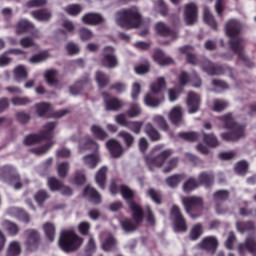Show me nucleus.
Here are the masks:
<instances>
[{
	"instance_id": "6",
	"label": "nucleus",
	"mask_w": 256,
	"mask_h": 256,
	"mask_svg": "<svg viewBox=\"0 0 256 256\" xmlns=\"http://www.w3.org/2000/svg\"><path fill=\"white\" fill-rule=\"evenodd\" d=\"M55 127L56 125L53 122L45 124L39 135L32 134L24 139L25 145H35V143H39L40 141H43V139H51Z\"/></svg>"
},
{
	"instance_id": "54",
	"label": "nucleus",
	"mask_w": 256,
	"mask_h": 256,
	"mask_svg": "<svg viewBox=\"0 0 256 256\" xmlns=\"http://www.w3.org/2000/svg\"><path fill=\"white\" fill-rule=\"evenodd\" d=\"M21 253V245L19 242H12L9 245L7 256H17Z\"/></svg>"
},
{
	"instance_id": "26",
	"label": "nucleus",
	"mask_w": 256,
	"mask_h": 256,
	"mask_svg": "<svg viewBox=\"0 0 256 256\" xmlns=\"http://www.w3.org/2000/svg\"><path fill=\"white\" fill-rule=\"evenodd\" d=\"M82 23L85 25H99V23H103V18L99 14L88 13L82 17Z\"/></svg>"
},
{
	"instance_id": "58",
	"label": "nucleus",
	"mask_w": 256,
	"mask_h": 256,
	"mask_svg": "<svg viewBox=\"0 0 256 256\" xmlns=\"http://www.w3.org/2000/svg\"><path fill=\"white\" fill-rule=\"evenodd\" d=\"M234 169L238 175H245V173H247V169H249V163H247L245 160H242L235 165Z\"/></svg>"
},
{
	"instance_id": "60",
	"label": "nucleus",
	"mask_w": 256,
	"mask_h": 256,
	"mask_svg": "<svg viewBox=\"0 0 256 256\" xmlns=\"http://www.w3.org/2000/svg\"><path fill=\"white\" fill-rule=\"evenodd\" d=\"M198 183L209 187V185L213 183V176L211 174L201 173L198 177Z\"/></svg>"
},
{
	"instance_id": "28",
	"label": "nucleus",
	"mask_w": 256,
	"mask_h": 256,
	"mask_svg": "<svg viewBox=\"0 0 256 256\" xmlns=\"http://www.w3.org/2000/svg\"><path fill=\"white\" fill-rule=\"evenodd\" d=\"M163 89H167V81L164 77H158L156 81L150 85V91L154 94L161 93Z\"/></svg>"
},
{
	"instance_id": "38",
	"label": "nucleus",
	"mask_w": 256,
	"mask_h": 256,
	"mask_svg": "<svg viewBox=\"0 0 256 256\" xmlns=\"http://www.w3.org/2000/svg\"><path fill=\"white\" fill-rule=\"evenodd\" d=\"M43 230L46 235V237L49 239V241H54L55 239V224L51 222H46L43 225Z\"/></svg>"
},
{
	"instance_id": "24",
	"label": "nucleus",
	"mask_w": 256,
	"mask_h": 256,
	"mask_svg": "<svg viewBox=\"0 0 256 256\" xmlns=\"http://www.w3.org/2000/svg\"><path fill=\"white\" fill-rule=\"evenodd\" d=\"M35 25L33 23L29 22L26 19H21L16 25L15 33L16 35H23V33H27V31H31V29H34Z\"/></svg>"
},
{
	"instance_id": "4",
	"label": "nucleus",
	"mask_w": 256,
	"mask_h": 256,
	"mask_svg": "<svg viewBox=\"0 0 256 256\" xmlns=\"http://www.w3.org/2000/svg\"><path fill=\"white\" fill-rule=\"evenodd\" d=\"M224 129L231 130L230 133H222L223 141H239L245 137V126L235 123V119L231 114H226L220 118Z\"/></svg>"
},
{
	"instance_id": "8",
	"label": "nucleus",
	"mask_w": 256,
	"mask_h": 256,
	"mask_svg": "<svg viewBox=\"0 0 256 256\" xmlns=\"http://www.w3.org/2000/svg\"><path fill=\"white\" fill-rule=\"evenodd\" d=\"M72 143H77L79 141V151H99V144L95 142L90 136H85L81 138V134H74L70 137Z\"/></svg>"
},
{
	"instance_id": "34",
	"label": "nucleus",
	"mask_w": 256,
	"mask_h": 256,
	"mask_svg": "<svg viewBox=\"0 0 256 256\" xmlns=\"http://www.w3.org/2000/svg\"><path fill=\"white\" fill-rule=\"evenodd\" d=\"M201 67L208 75H221L219 69L215 68V65L209 62V60H204Z\"/></svg>"
},
{
	"instance_id": "50",
	"label": "nucleus",
	"mask_w": 256,
	"mask_h": 256,
	"mask_svg": "<svg viewBox=\"0 0 256 256\" xmlns=\"http://www.w3.org/2000/svg\"><path fill=\"white\" fill-rule=\"evenodd\" d=\"M127 115L131 119H133L135 117H139V115H141V106H139V104H137V103L130 104V108L127 111Z\"/></svg>"
},
{
	"instance_id": "25",
	"label": "nucleus",
	"mask_w": 256,
	"mask_h": 256,
	"mask_svg": "<svg viewBox=\"0 0 256 256\" xmlns=\"http://www.w3.org/2000/svg\"><path fill=\"white\" fill-rule=\"evenodd\" d=\"M155 31L162 37H172L175 39V33H173V31H171V29L168 28V26L163 22H158L155 24Z\"/></svg>"
},
{
	"instance_id": "18",
	"label": "nucleus",
	"mask_w": 256,
	"mask_h": 256,
	"mask_svg": "<svg viewBox=\"0 0 256 256\" xmlns=\"http://www.w3.org/2000/svg\"><path fill=\"white\" fill-rule=\"evenodd\" d=\"M191 81L193 87L199 88L202 85L201 78H199L197 75L189 76L187 73L182 72L179 76V82L180 85L185 86L187 83Z\"/></svg>"
},
{
	"instance_id": "55",
	"label": "nucleus",
	"mask_w": 256,
	"mask_h": 256,
	"mask_svg": "<svg viewBox=\"0 0 256 256\" xmlns=\"http://www.w3.org/2000/svg\"><path fill=\"white\" fill-rule=\"evenodd\" d=\"M96 82L98 83L99 87H105L109 84V76L101 71H98L96 72Z\"/></svg>"
},
{
	"instance_id": "27",
	"label": "nucleus",
	"mask_w": 256,
	"mask_h": 256,
	"mask_svg": "<svg viewBox=\"0 0 256 256\" xmlns=\"http://www.w3.org/2000/svg\"><path fill=\"white\" fill-rule=\"evenodd\" d=\"M84 197H87L92 203H101V194L91 186L84 189Z\"/></svg>"
},
{
	"instance_id": "32",
	"label": "nucleus",
	"mask_w": 256,
	"mask_h": 256,
	"mask_svg": "<svg viewBox=\"0 0 256 256\" xmlns=\"http://www.w3.org/2000/svg\"><path fill=\"white\" fill-rule=\"evenodd\" d=\"M90 131L93 136L96 137V139H100V141H105L109 135L107 134L106 131H104L101 126L99 125H92L90 128Z\"/></svg>"
},
{
	"instance_id": "21",
	"label": "nucleus",
	"mask_w": 256,
	"mask_h": 256,
	"mask_svg": "<svg viewBox=\"0 0 256 256\" xmlns=\"http://www.w3.org/2000/svg\"><path fill=\"white\" fill-rule=\"evenodd\" d=\"M82 163L89 169H95L101 163V156L99 154H87L82 157Z\"/></svg>"
},
{
	"instance_id": "11",
	"label": "nucleus",
	"mask_w": 256,
	"mask_h": 256,
	"mask_svg": "<svg viewBox=\"0 0 256 256\" xmlns=\"http://www.w3.org/2000/svg\"><path fill=\"white\" fill-rule=\"evenodd\" d=\"M170 218L174 224V231L176 233H181L182 231H187V224L185 223V218L181 214V209L177 205H173L170 210Z\"/></svg>"
},
{
	"instance_id": "9",
	"label": "nucleus",
	"mask_w": 256,
	"mask_h": 256,
	"mask_svg": "<svg viewBox=\"0 0 256 256\" xmlns=\"http://www.w3.org/2000/svg\"><path fill=\"white\" fill-rule=\"evenodd\" d=\"M101 64L103 67H106V69H115L116 67H119V59L117 58V55H115V48L107 46L103 49Z\"/></svg>"
},
{
	"instance_id": "56",
	"label": "nucleus",
	"mask_w": 256,
	"mask_h": 256,
	"mask_svg": "<svg viewBox=\"0 0 256 256\" xmlns=\"http://www.w3.org/2000/svg\"><path fill=\"white\" fill-rule=\"evenodd\" d=\"M57 173L58 176L64 179V177H67V174L69 173V163L68 162H62L57 165Z\"/></svg>"
},
{
	"instance_id": "41",
	"label": "nucleus",
	"mask_w": 256,
	"mask_h": 256,
	"mask_svg": "<svg viewBox=\"0 0 256 256\" xmlns=\"http://www.w3.org/2000/svg\"><path fill=\"white\" fill-rule=\"evenodd\" d=\"M203 19L207 23V25H210L212 27V29H217V22H215V18H213L211 10H209V8L207 7L204 8Z\"/></svg>"
},
{
	"instance_id": "3",
	"label": "nucleus",
	"mask_w": 256,
	"mask_h": 256,
	"mask_svg": "<svg viewBox=\"0 0 256 256\" xmlns=\"http://www.w3.org/2000/svg\"><path fill=\"white\" fill-rule=\"evenodd\" d=\"M241 31V24L237 20H230L226 24V35L231 38L230 46L231 49L238 55L242 61H247V56L243 52V39L239 38Z\"/></svg>"
},
{
	"instance_id": "43",
	"label": "nucleus",
	"mask_w": 256,
	"mask_h": 256,
	"mask_svg": "<svg viewBox=\"0 0 256 256\" xmlns=\"http://www.w3.org/2000/svg\"><path fill=\"white\" fill-rule=\"evenodd\" d=\"M199 185L201 184H199L197 180H195L194 178H190L183 184V191L184 193H191V191L197 189Z\"/></svg>"
},
{
	"instance_id": "5",
	"label": "nucleus",
	"mask_w": 256,
	"mask_h": 256,
	"mask_svg": "<svg viewBox=\"0 0 256 256\" xmlns=\"http://www.w3.org/2000/svg\"><path fill=\"white\" fill-rule=\"evenodd\" d=\"M59 245L66 253L77 251L83 245V238L73 231H64L60 235Z\"/></svg>"
},
{
	"instance_id": "62",
	"label": "nucleus",
	"mask_w": 256,
	"mask_h": 256,
	"mask_svg": "<svg viewBox=\"0 0 256 256\" xmlns=\"http://www.w3.org/2000/svg\"><path fill=\"white\" fill-rule=\"evenodd\" d=\"M53 144V142H48L45 146L32 149V153H34V155H45V153L53 147Z\"/></svg>"
},
{
	"instance_id": "52",
	"label": "nucleus",
	"mask_w": 256,
	"mask_h": 256,
	"mask_svg": "<svg viewBox=\"0 0 256 256\" xmlns=\"http://www.w3.org/2000/svg\"><path fill=\"white\" fill-rule=\"evenodd\" d=\"M127 129H130L133 133H136V135H139L141 133V129H143V122L142 121H130L128 122Z\"/></svg>"
},
{
	"instance_id": "22",
	"label": "nucleus",
	"mask_w": 256,
	"mask_h": 256,
	"mask_svg": "<svg viewBox=\"0 0 256 256\" xmlns=\"http://www.w3.org/2000/svg\"><path fill=\"white\" fill-rule=\"evenodd\" d=\"M217 245H219V242L213 236H208L199 243L200 249H204L205 251H215Z\"/></svg>"
},
{
	"instance_id": "57",
	"label": "nucleus",
	"mask_w": 256,
	"mask_h": 256,
	"mask_svg": "<svg viewBox=\"0 0 256 256\" xmlns=\"http://www.w3.org/2000/svg\"><path fill=\"white\" fill-rule=\"evenodd\" d=\"M167 95L170 103H175V101L179 99V95H181V89L170 88L167 90Z\"/></svg>"
},
{
	"instance_id": "31",
	"label": "nucleus",
	"mask_w": 256,
	"mask_h": 256,
	"mask_svg": "<svg viewBox=\"0 0 256 256\" xmlns=\"http://www.w3.org/2000/svg\"><path fill=\"white\" fill-rule=\"evenodd\" d=\"M13 75H14L15 81H24V79H27L29 74L25 66L19 65L14 69Z\"/></svg>"
},
{
	"instance_id": "37",
	"label": "nucleus",
	"mask_w": 256,
	"mask_h": 256,
	"mask_svg": "<svg viewBox=\"0 0 256 256\" xmlns=\"http://www.w3.org/2000/svg\"><path fill=\"white\" fill-rule=\"evenodd\" d=\"M47 185L50 191H60L63 187V182L59 181L56 177H48Z\"/></svg>"
},
{
	"instance_id": "17",
	"label": "nucleus",
	"mask_w": 256,
	"mask_h": 256,
	"mask_svg": "<svg viewBox=\"0 0 256 256\" xmlns=\"http://www.w3.org/2000/svg\"><path fill=\"white\" fill-rule=\"evenodd\" d=\"M168 118L173 125H183L185 123V120H183V108L175 106L168 113Z\"/></svg>"
},
{
	"instance_id": "53",
	"label": "nucleus",
	"mask_w": 256,
	"mask_h": 256,
	"mask_svg": "<svg viewBox=\"0 0 256 256\" xmlns=\"http://www.w3.org/2000/svg\"><path fill=\"white\" fill-rule=\"evenodd\" d=\"M64 10L66 13H68V15L75 17V15H79V13L83 11V8L79 4H70Z\"/></svg>"
},
{
	"instance_id": "30",
	"label": "nucleus",
	"mask_w": 256,
	"mask_h": 256,
	"mask_svg": "<svg viewBox=\"0 0 256 256\" xmlns=\"http://www.w3.org/2000/svg\"><path fill=\"white\" fill-rule=\"evenodd\" d=\"M31 15L36 21H49L52 17L51 11L48 9H41L31 12Z\"/></svg>"
},
{
	"instance_id": "23",
	"label": "nucleus",
	"mask_w": 256,
	"mask_h": 256,
	"mask_svg": "<svg viewBox=\"0 0 256 256\" xmlns=\"http://www.w3.org/2000/svg\"><path fill=\"white\" fill-rule=\"evenodd\" d=\"M28 238L26 241V247L28 251H35L37 249V243H39V233L35 230H28Z\"/></svg>"
},
{
	"instance_id": "48",
	"label": "nucleus",
	"mask_w": 256,
	"mask_h": 256,
	"mask_svg": "<svg viewBox=\"0 0 256 256\" xmlns=\"http://www.w3.org/2000/svg\"><path fill=\"white\" fill-rule=\"evenodd\" d=\"M229 107V102L227 100H221V99H215L213 100V111H224V109H227Z\"/></svg>"
},
{
	"instance_id": "12",
	"label": "nucleus",
	"mask_w": 256,
	"mask_h": 256,
	"mask_svg": "<svg viewBox=\"0 0 256 256\" xmlns=\"http://www.w3.org/2000/svg\"><path fill=\"white\" fill-rule=\"evenodd\" d=\"M102 97L104 99L106 111H119V109L125 106V103H123V101L105 92L102 94Z\"/></svg>"
},
{
	"instance_id": "39",
	"label": "nucleus",
	"mask_w": 256,
	"mask_h": 256,
	"mask_svg": "<svg viewBox=\"0 0 256 256\" xmlns=\"http://www.w3.org/2000/svg\"><path fill=\"white\" fill-rule=\"evenodd\" d=\"M35 109L39 117H47L49 111H51V104L40 103L35 105Z\"/></svg>"
},
{
	"instance_id": "33",
	"label": "nucleus",
	"mask_w": 256,
	"mask_h": 256,
	"mask_svg": "<svg viewBox=\"0 0 256 256\" xmlns=\"http://www.w3.org/2000/svg\"><path fill=\"white\" fill-rule=\"evenodd\" d=\"M145 133L148 135L151 141H159V139H161V135L151 123L146 124Z\"/></svg>"
},
{
	"instance_id": "10",
	"label": "nucleus",
	"mask_w": 256,
	"mask_h": 256,
	"mask_svg": "<svg viewBox=\"0 0 256 256\" xmlns=\"http://www.w3.org/2000/svg\"><path fill=\"white\" fill-rule=\"evenodd\" d=\"M171 150H164L156 157L148 156L146 157V165L150 171H155V169H161L165 165V161L169 159L172 155Z\"/></svg>"
},
{
	"instance_id": "63",
	"label": "nucleus",
	"mask_w": 256,
	"mask_h": 256,
	"mask_svg": "<svg viewBox=\"0 0 256 256\" xmlns=\"http://www.w3.org/2000/svg\"><path fill=\"white\" fill-rule=\"evenodd\" d=\"M148 195L151 197L152 201L157 205H161V192L156 191L155 189L151 188L148 190Z\"/></svg>"
},
{
	"instance_id": "14",
	"label": "nucleus",
	"mask_w": 256,
	"mask_h": 256,
	"mask_svg": "<svg viewBox=\"0 0 256 256\" xmlns=\"http://www.w3.org/2000/svg\"><path fill=\"white\" fill-rule=\"evenodd\" d=\"M186 103L188 106V113H197L201 105V96L195 92H189L187 95Z\"/></svg>"
},
{
	"instance_id": "64",
	"label": "nucleus",
	"mask_w": 256,
	"mask_h": 256,
	"mask_svg": "<svg viewBox=\"0 0 256 256\" xmlns=\"http://www.w3.org/2000/svg\"><path fill=\"white\" fill-rule=\"evenodd\" d=\"M204 142L207 143L209 147H217V145H219V141L217 140V137H215V135L213 134H210V135L204 134Z\"/></svg>"
},
{
	"instance_id": "47",
	"label": "nucleus",
	"mask_w": 256,
	"mask_h": 256,
	"mask_svg": "<svg viewBox=\"0 0 256 256\" xmlns=\"http://www.w3.org/2000/svg\"><path fill=\"white\" fill-rule=\"evenodd\" d=\"M201 235H203V226H201V224H196L191 229L190 239L192 241H197V239L200 238Z\"/></svg>"
},
{
	"instance_id": "45",
	"label": "nucleus",
	"mask_w": 256,
	"mask_h": 256,
	"mask_svg": "<svg viewBox=\"0 0 256 256\" xmlns=\"http://www.w3.org/2000/svg\"><path fill=\"white\" fill-rule=\"evenodd\" d=\"M118 137H121V139H123L124 143L126 144V147H131V145L135 143V138L133 137V135H131V133L127 131H120L118 133Z\"/></svg>"
},
{
	"instance_id": "20",
	"label": "nucleus",
	"mask_w": 256,
	"mask_h": 256,
	"mask_svg": "<svg viewBox=\"0 0 256 256\" xmlns=\"http://www.w3.org/2000/svg\"><path fill=\"white\" fill-rule=\"evenodd\" d=\"M155 63L161 67H167V65H172L173 59L169 56H166L165 53L161 50H156L153 55Z\"/></svg>"
},
{
	"instance_id": "35",
	"label": "nucleus",
	"mask_w": 256,
	"mask_h": 256,
	"mask_svg": "<svg viewBox=\"0 0 256 256\" xmlns=\"http://www.w3.org/2000/svg\"><path fill=\"white\" fill-rule=\"evenodd\" d=\"M180 52L187 56L188 63H191V65H197V57L193 55V48H191V46L180 48Z\"/></svg>"
},
{
	"instance_id": "19",
	"label": "nucleus",
	"mask_w": 256,
	"mask_h": 256,
	"mask_svg": "<svg viewBox=\"0 0 256 256\" xmlns=\"http://www.w3.org/2000/svg\"><path fill=\"white\" fill-rule=\"evenodd\" d=\"M163 101H165V97L157 98L155 96V93H153V92L147 93L144 96V104L147 107H151L152 109H157V107H159V105H161V103H163Z\"/></svg>"
},
{
	"instance_id": "49",
	"label": "nucleus",
	"mask_w": 256,
	"mask_h": 256,
	"mask_svg": "<svg viewBox=\"0 0 256 256\" xmlns=\"http://www.w3.org/2000/svg\"><path fill=\"white\" fill-rule=\"evenodd\" d=\"M153 123H155V125L160 127V129H162L163 131H169V125L167 124V121L163 116L161 115L154 116Z\"/></svg>"
},
{
	"instance_id": "61",
	"label": "nucleus",
	"mask_w": 256,
	"mask_h": 256,
	"mask_svg": "<svg viewBox=\"0 0 256 256\" xmlns=\"http://www.w3.org/2000/svg\"><path fill=\"white\" fill-rule=\"evenodd\" d=\"M79 37L82 41H89L93 39V32L87 28H80Z\"/></svg>"
},
{
	"instance_id": "16",
	"label": "nucleus",
	"mask_w": 256,
	"mask_h": 256,
	"mask_svg": "<svg viewBox=\"0 0 256 256\" xmlns=\"http://www.w3.org/2000/svg\"><path fill=\"white\" fill-rule=\"evenodd\" d=\"M106 147L110 153V155L114 158H119L123 155V146L119 141L115 139H110L106 142Z\"/></svg>"
},
{
	"instance_id": "1",
	"label": "nucleus",
	"mask_w": 256,
	"mask_h": 256,
	"mask_svg": "<svg viewBox=\"0 0 256 256\" xmlns=\"http://www.w3.org/2000/svg\"><path fill=\"white\" fill-rule=\"evenodd\" d=\"M109 190L112 195H117V193H119L120 191L122 197L126 201H128L135 223H133L129 219H126L121 222V226L124 231H126V233L135 231V229H137V224L143 221V209H141V207L135 202L131 201V199L135 197V193H133V190H130L129 187L125 185L117 186V183H115V181L111 182Z\"/></svg>"
},
{
	"instance_id": "44",
	"label": "nucleus",
	"mask_w": 256,
	"mask_h": 256,
	"mask_svg": "<svg viewBox=\"0 0 256 256\" xmlns=\"http://www.w3.org/2000/svg\"><path fill=\"white\" fill-rule=\"evenodd\" d=\"M20 45L24 49H29L34 47V49H39V45L34 42L33 38L26 36L20 39Z\"/></svg>"
},
{
	"instance_id": "59",
	"label": "nucleus",
	"mask_w": 256,
	"mask_h": 256,
	"mask_svg": "<svg viewBox=\"0 0 256 256\" xmlns=\"http://www.w3.org/2000/svg\"><path fill=\"white\" fill-rule=\"evenodd\" d=\"M34 199L38 205H43L49 199V194L45 190H40L34 195Z\"/></svg>"
},
{
	"instance_id": "46",
	"label": "nucleus",
	"mask_w": 256,
	"mask_h": 256,
	"mask_svg": "<svg viewBox=\"0 0 256 256\" xmlns=\"http://www.w3.org/2000/svg\"><path fill=\"white\" fill-rule=\"evenodd\" d=\"M115 245H117V242H115V238H113L112 235H109L103 242H102V249L104 251H111L112 249H115Z\"/></svg>"
},
{
	"instance_id": "51",
	"label": "nucleus",
	"mask_w": 256,
	"mask_h": 256,
	"mask_svg": "<svg viewBox=\"0 0 256 256\" xmlns=\"http://www.w3.org/2000/svg\"><path fill=\"white\" fill-rule=\"evenodd\" d=\"M3 227H4V229L8 230V233L10 235H17L19 233V227L17 226V224H15L9 220H5L3 222Z\"/></svg>"
},
{
	"instance_id": "2",
	"label": "nucleus",
	"mask_w": 256,
	"mask_h": 256,
	"mask_svg": "<svg viewBox=\"0 0 256 256\" xmlns=\"http://www.w3.org/2000/svg\"><path fill=\"white\" fill-rule=\"evenodd\" d=\"M115 23L122 29H135L142 23L141 13L135 6L120 10L115 14Z\"/></svg>"
},
{
	"instance_id": "36",
	"label": "nucleus",
	"mask_w": 256,
	"mask_h": 256,
	"mask_svg": "<svg viewBox=\"0 0 256 256\" xmlns=\"http://www.w3.org/2000/svg\"><path fill=\"white\" fill-rule=\"evenodd\" d=\"M44 77L49 85H55L59 79V72L55 69L47 70Z\"/></svg>"
},
{
	"instance_id": "15",
	"label": "nucleus",
	"mask_w": 256,
	"mask_h": 256,
	"mask_svg": "<svg viewBox=\"0 0 256 256\" xmlns=\"http://www.w3.org/2000/svg\"><path fill=\"white\" fill-rule=\"evenodd\" d=\"M245 251H248L253 256H256V236H249L243 244L239 245V253L243 255Z\"/></svg>"
},
{
	"instance_id": "13",
	"label": "nucleus",
	"mask_w": 256,
	"mask_h": 256,
	"mask_svg": "<svg viewBox=\"0 0 256 256\" xmlns=\"http://www.w3.org/2000/svg\"><path fill=\"white\" fill-rule=\"evenodd\" d=\"M198 9L197 4L190 3L185 6L184 21L187 25L197 23Z\"/></svg>"
},
{
	"instance_id": "42",
	"label": "nucleus",
	"mask_w": 256,
	"mask_h": 256,
	"mask_svg": "<svg viewBox=\"0 0 256 256\" xmlns=\"http://www.w3.org/2000/svg\"><path fill=\"white\" fill-rule=\"evenodd\" d=\"M49 57H50L49 52L44 51L39 54L33 55L29 59V63H32L34 65L37 63H43V61H47V59H49Z\"/></svg>"
},
{
	"instance_id": "7",
	"label": "nucleus",
	"mask_w": 256,
	"mask_h": 256,
	"mask_svg": "<svg viewBox=\"0 0 256 256\" xmlns=\"http://www.w3.org/2000/svg\"><path fill=\"white\" fill-rule=\"evenodd\" d=\"M182 204L184 205L188 215H190L192 219H197V216L192 213L203 209V198L199 196L182 197Z\"/></svg>"
},
{
	"instance_id": "40",
	"label": "nucleus",
	"mask_w": 256,
	"mask_h": 256,
	"mask_svg": "<svg viewBox=\"0 0 256 256\" xmlns=\"http://www.w3.org/2000/svg\"><path fill=\"white\" fill-rule=\"evenodd\" d=\"M183 179L184 176L181 174L172 175L166 178V184L168 185V187H171V189H175V187H177V185H179V183H181Z\"/></svg>"
},
{
	"instance_id": "29",
	"label": "nucleus",
	"mask_w": 256,
	"mask_h": 256,
	"mask_svg": "<svg viewBox=\"0 0 256 256\" xmlns=\"http://www.w3.org/2000/svg\"><path fill=\"white\" fill-rule=\"evenodd\" d=\"M95 179L99 188L105 189V183L107 181V166H103L97 171Z\"/></svg>"
}]
</instances>
